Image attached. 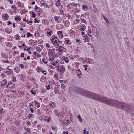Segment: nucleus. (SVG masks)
<instances>
[{
    "label": "nucleus",
    "mask_w": 134,
    "mask_h": 134,
    "mask_svg": "<svg viewBox=\"0 0 134 134\" xmlns=\"http://www.w3.org/2000/svg\"><path fill=\"white\" fill-rule=\"evenodd\" d=\"M41 70V68L40 67L38 66L37 68V72H40V71Z\"/></svg>",
    "instance_id": "obj_28"
},
{
    "label": "nucleus",
    "mask_w": 134,
    "mask_h": 134,
    "mask_svg": "<svg viewBox=\"0 0 134 134\" xmlns=\"http://www.w3.org/2000/svg\"><path fill=\"white\" fill-rule=\"evenodd\" d=\"M78 27L80 30L81 31H83L86 29V27L84 24H82L78 26Z\"/></svg>",
    "instance_id": "obj_5"
},
{
    "label": "nucleus",
    "mask_w": 134,
    "mask_h": 134,
    "mask_svg": "<svg viewBox=\"0 0 134 134\" xmlns=\"http://www.w3.org/2000/svg\"><path fill=\"white\" fill-rule=\"evenodd\" d=\"M31 92L33 94L35 95L36 94V92H34V91L33 90H31Z\"/></svg>",
    "instance_id": "obj_35"
},
{
    "label": "nucleus",
    "mask_w": 134,
    "mask_h": 134,
    "mask_svg": "<svg viewBox=\"0 0 134 134\" xmlns=\"http://www.w3.org/2000/svg\"><path fill=\"white\" fill-rule=\"evenodd\" d=\"M14 37L16 40H19L21 38L20 36L17 34L15 35Z\"/></svg>",
    "instance_id": "obj_13"
},
{
    "label": "nucleus",
    "mask_w": 134,
    "mask_h": 134,
    "mask_svg": "<svg viewBox=\"0 0 134 134\" xmlns=\"http://www.w3.org/2000/svg\"><path fill=\"white\" fill-rule=\"evenodd\" d=\"M36 15L35 13L34 12H32V17H36Z\"/></svg>",
    "instance_id": "obj_39"
},
{
    "label": "nucleus",
    "mask_w": 134,
    "mask_h": 134,
    "mask_svg": "<svg viewBox=\"0 0 134 134\" xmlns=\"http://www.w3.org/2000/svg\"><path fill=\"white\" fill-rule=\"evenodd\" d=\"M9 71H8V73H7V75H10L11 74H13V72L12 70L11 69H9Z\"/></svg>",
    "instance_id": "obj_16"
},
{
    "label": "nucleus",
    "mask_w": 134,
    "mask_h": 134,
    "mask_svg": "<svg viewBox=\"0 0 134 134\" xmlns=\"http://www.w3.org/2000/svg\"><path fill=\"white\" fill-rule=\"evenodd\" d=\"M82 8L84 9L87 10L88 9V7L87 6L83 5L82 6Z\"/></svg>",
    "instance_id": "obj_26"
},
{
    "label": "nucleus",
    "mask_w": 134,
    "mask_h": 134,
    "mask_svg": "<svg viewBox=\"0 0 134 134\" xmlns=\"http://www.w3.org/2000/svg\"><path fill=\"white\" fill-rule=\"evenodd\" d=\"M46 47L48 48H49L50 47V46L49 43H47L46 44Z\"/></svg>",
    "instance_id": "obj_51"
},
{
    "label": "nucleus",
    "mask_w": 134,
    "mask_h": 134,
    "mask_svg": "<svg viewBox=\"0 0 134 134\" xmlns=\"http://www.w3.org/2000/svg\"><path fill=\"white\" fill-rule=\"evenodd\" d=\"M57 69L62 75H63L64 72L65 71V68L63 65L59 66Z\"/></svg>",
    "instance_id": "obj_3"
},
{
    "label": "nucleus",
    "mask_w": 134,
    "mask_h": 134,
    "mask_svg": "<svg viewBox=\"0 0 134 134\" xmlns=\"http://www.w3.org/2000/svg\"><path fill=\"white\" fill-rule=\"evenodd\" d=\"M2 81H5V83H4L3 84L2 82H1V84L0 85L1 86H3L4 85H6V83H7V80H6L5 79L3 80Z\"/></svg>",
    "instance_id": "obj_11"
},
{
    "label": "nucleus",
    "mask_w": 134,
    "mask_h": 134,
    "mask_svg": "<svg viewBox=\"0 0 134 134\" xmlns=\"http://www.w3.org/2000/svg\"><path fill=\"white\" fill-rule=\"evenodd\" d=\"M27 37H29L32 36L33 35L30 33V32H27L26 34Z\"/></svg>",
    "instance_id": "obj_21"
},
{
    "label": "nucleus",
    "mask_w": 134,
    "mask_h": 134,
    "mask_svg": "<svg viewBox=\"0 0 134 134\" xmlns=\"http://www.w3.org/2000/svg\"><path fill=\"white\" fill-rule=\"evenodd\" d=\"M20 18L21 17H15V20L18 21L20 19Z\"/></svg>",
    "instance_id": "obj_42"
},
{
    "label": "nucleus",
    "mask_w": 134,
    "mask_h": 134,
    "mask_svg": "<svg viewBox=\"0 0 134 134\" xmlns=\"http://www.w3.org/2000/svg\"><path fill=\"white\" fill-rule=\"evenodd\" d=\"M62 47V46H60L59 47V52H61L64 49L65 50L64 51V52H66V49L65 48H64V47H63L62 49H61V48Z\"/></svg>",
    "instance_id": "obj_10"
},
{
    "label": "nucleus",
    "mask_w": 134,
    "mask_h": 134,
    "mask_svg": "<svg viewBox=\"0 0 134 134\" xmlns=\"http://www.w3.org/2000/svg\"><path fill=\"white\" fill-rule=\"evenodd\" d=\"M60 0H58L57 1H56L55 4L56 6L58 7L60 6Z\"/></svg>",
    "instance_id": "obj_12"
},
{
    "label": "nucleus",
    "mask_w": 134,
    "mask_h": 134,
    "mask_svg": "<svg viewBox=\"0 0 134 134\" xmlns=\"http://www.w3.org/2000/svg\"><path fill=\"white\" fill-rule=\"evenodd\" d=\"M54 60V59L53 58H49V60L51 62L53 61Z\"/></svg>",
    "instance_id": "obj_52"
},
{
    "label": "nucleus",
    "mask_w": 134,
    "mask_h": 134,
    "mask_svg": "<svg viewBox=\"0 0 134 134\" xmlns=\"http://www.w3.org/2000/svg\"><path fill=\"white\" fill-rule=\"evenodd\" d=\"M54 91L56 94L58 93L59 92V90H58L56 89V88H55L54 89Z\"/></svg>",
    "instance_id": "obj_22"
},
{
    "label": "nucleus",
    "mask_w": 134,
    "mask_h": 134,
    "mask_svg": "<svg viewBox=\"0 0 134 134\" xmlns=\"http://www.w3.org/2000/svg\"><path fill=\"white\" fill-rule=\"evenodd\" d=\"M51 119V118L50 117H49L48 119H45L44 120L45 121H47L48 122H49L50 121V120Z\"/></svg>",
    "instance_id": "obj_36"
},
{
    "label": "nucleus",
    "mask_w": 134,
    "mask_h": 134,
    "mask_svg": "<svg viewBox=\"0 0 134 134\" xmlns=\"http://www.w3.org/2000/svg\"><path fill=\"white\" fill-rule=\"evenodd\" d=\"M49 105L51 108H52L53 109L54 108V107H55L56 103L54 102H52L50 103Z\"/></svg>",
    "instance_id": "obj_8"
},
{
    "label": "nucleus",
    "mask_w": 134,
    "mask_h": 134,
    "mask_svg": "<svg viewBox=\"0 0 134 134\" xmlns=\"http://www.w3.org/2000/svg\"><path fill=\"white\" fill-rule=\"evenodd\" d=\"M23 64H20V66H21V69H23L24 68V67L23 66Z\"/></svg>",
    "instance_id": "obj_56"
},
{
    "label": "nucleus",
    "mask_w": 134,
    "mask_h": 134,
    "mask_svg": "<svg viewBox=\"0 0 134 134\" xmlns=\"http://www.w3.org/2000/svg\"><path fill=\"white\" fill-rule=\"evenodd\" d=\"M2 17H8V15L7 14L3 13L2 14Z\"/></svg>",
    "instance_id": "obj_40"
},
{
    "label": "nucleus",
    "mask_w": 134,
    "mask_h": 134,
    "mask_svg": "<svg viewBox=\"0 0 134 134\" xmlns=\"http://www.w3.org/2000/svg\"><path fill=\"white\" fill-rule=\"evenodd\" d=\"M81 21L85 23H86V21L84 19H81Z\"/></svg>",
    "instance_id": "obj_49"
},
{
    "label": "nucleus",
    "mask_w": 134,
    "mask_h": 134,
    "mask_svg": "<svg viewBox=\"0 0 134 134\" xmlns=\"http://www.w3.org/2000/svg\"><path fill=\"white\" fill-rule=\"evenodd\" d=\"M42 23L44 25H48V22L47 20H43L42 21Z\"/></svg>",
    "instance_id": "obj_18"
},
{
    "label": "nucleus",
    "mask_w": 134,
    "mask_h": 134,
    "mask_svg": "<svg viewBox=\"0 0 134 134\" xmlns=\"http://www.w3.org/2000/svg\"><path fill=\"white\" fill-rule=\"evenodd\" d=\"M1 76L2 77H5V75L4 74H2L1 75Z\"/></svg>",
    "instance_id": "obj_61"
},
{
    "label": "nucleus",
    "mask_w": 134,
    "mask_h": 134,
    "mask_svg": "<svg viewBox=\"0 0 134 134\" xmlns=\"http://www.w3.org/2000/svg\"><path fill=\"white\" fill-rule=\"evenodd\" d=\"M17 4L19 7H20L21 5V3L19 1L17 2Z\"/></svg>",
    "instance_id": "obj_44"
},
{
    "label": "nucleus",
    "mask_w": 134,
    "mask_h": 134,
    "mask_svg": "<svg viewBox=\"0 0 134 134\" xmlns=\"http://www.w3.org/2000/svg\"><path fill=\"white\" fill-rule=\"evenodd\" d=\"M53 51H55V50L53 49H49L48 50V54L49 56L50 57H51L52 56L53 57V55L55 53V52H53Z\"/></svg>",
    "instance_id": "obj_4"
},
{
    "label": "nucleus",
    "mask_w": 134,
    "mask_h": 134,
    "mask_svg": "<svg viewBox=\"0 0 134 134\" xmlns=\"http://www.w3.org/2000/svg\"><path fill=\"white\" fill-rule=\"evenodd\" d=\"M52 43L54 45L56 46V44L58 43V41L57 40H56L54 41H53L52 42Z\"/></svg>",
    "instance_id": "obj_20"
},
{
    "label": "nucleus",
    "mask_w": 134,
    "mask_h": 134,
    "mask_svg": "<svg viewBox=\"0 0 134 134\" xmlns=\"http://www.w3.org/2000/svg\"><path fill=\"white\" fill-rule=\"evenodd\" d=\"M63 21L64 23H67V24H68L69 23L68 21L66 20H63Z\"/></svg>",
    "instance_id": "obj_46"
},
{
    "label": "nucleus",
    "mask_w": 134,
    "mask_h": 134,
    "mask_svg": "<svg viewBox=\"0 0 134 134\" xmlns=\"http://www.w3.org/2000/svg\"><path fill=\"white\" fill-rule=\"evenodd\" d=\"M76 93L101 102L103 97L97 94L78 87L76 88Z\"/></svg>",
    "instance_id": "obj_2"
},
{
    "label": "nucleus",
    "mask_w": 134,
    "mask_h": 134,
    "mask_svg": "<svg viewBox=\"0 0 134 134\" xmlns=\"http://www.w3.org/2000/svg\"><path fill=\"white\" fill-rule=\"evenodd\" d=\"M82 74L81 72H80V73L79 74H78L77 76L78 77H79V78H81V77L80 76V75H82Z\"/></svg>",
    "instance_id": "obj_50"
},
{
    "label": "nucleus",
    "mask_w": 134,
    "mask_h": 134,
    "mask_svg": "<svg viewBox=\"0 0 134 134\" xmlns=\"http://www.w3.org/2000/svg\"><path fill=\"white\" fill-rule=\"evenodd\" d=\"M69 91V92L71 93H75V88H70Z\"/></svg>",
    "instance_id": "obj_9"
},
{
    "label": "nucleus",
    "mask_w": 134,
    "mask_h": 134,
    "mask_svg": "<svg viewBox=\"0 0 134 134\" xmlns=\"http://www.w3.org/2000/svg\"><path fill=\"white\" fill-rule=\"evenodd\" d=\"M7 25H9L10 24H11L12 23H11V21H8V22H7Z\"/></svg>",
    "instance_id": "obj_54"
},
{
    "label": "nucleus",
    "mask_w": 134,
    "mask_h": 134,
    "mask_svg": "<svg viewBox=\"0 0 134 134\" xmlns=\"http://www.w3.org/2000/svg\"><path fill=\"white\" fill-rule=\"evenodd\" d=\"M22 13L23 14H25L27 12V11L26 10L24 9H23L22 10Z\"/></svg>",
    "instance_id": "obj_29"
},
{
    "label": "nucleus",
    "mask_w": 134,
    "mask_h": 134,
    "mask_svg": "<svg viewBox=\"0 0 134 134\" xmlns=\"http://www.w3.org/2000/svg\"><path fill=\"white\" fill-rule=\"evenodd\" d=\"M27 132L28 133H29L31 132L30 129L29 128H27L26 130Z\"/></svg>",
    "instance_id": "obj_34"
},
{
    "label": "nucleus",
    "mask_w": 134,
    "mask_h": 134,
    "mask_svg": "<svg viewBox=\"0 0 134 134\" xmlns=\"http://www.w3.org/2000/svg\"><path fill=\"white\" fill-rule=\"evenodd\" d=\"M63 60L67 63H68L69 62L68 58L65 57H64Z\"/></svg>",
    "instance_id": "obj_19"
},
{
    "label": "nucleus",
    "mask_w": 134,
    "mask_h": 134,
    "mask_svg": "<svg viewBox=\"0 0 134 134\" xmlns=\"http://www.w3.org/2000/svg\"><path fill=\"white\" fill-rule=\"evenodd\" d=\"M52 31H51L50 32H47V34H48L49 35H51V33H52Z\"/></svg>",
    "instance_id": "obj_48"
},
{
    "label": "nucleus",
    "mask_w": 134,
    "mask_h": 134,
    "mask_svg": "<svg viewBox=\"0 0 134 134\" xmlns=\"http://www.w3.org/2000/svg\"><path fill=\"white\" fill-rule=\"evenodd\" d=\"M37 112L38 113V115L40 113V110L39 109H38L37 110Z\"/></svg>",
    "instance_id": "obj_64"
},
{
    "label": "nucleus",
    "mask_w": 134,
    "mask_h": 134,
    "mask_svg": "<svg viewBox=\"0 0 134 134\" xmlns=\"http://www.w3.org/2000/svg\"><path fill=\"white\" fill-rule=\"evenodd\" d=\"M42 73H43L45 75H46V72L45 71H42Z\"/></svg>",
    "instance_id": "obj_62"
},
{
    "label": "nucleus",
    "mask_w": 134,
    "mask_h": 134,
    "mask_svg": "<svg viewBox=\"0 0 134 134\" xmlns=\"http://www.w3.org/2000/svg\"><path fill=\"white\" fill-rule=\"evenodd\" d=\"M42 60L43 62L45 64H47V62L46 61H45L44 58H42Z\"/></svg>",
    "instance_id": "obj_33"
},
{
    "label": "nucleus",
    "mask_w": 134,
    "mask_h": 134,
    "mask_svg": "<svg viewBox=\"0 0 134 134\" xmlns=\"http://www.w3.org/2000/svg\"><path fill=\"white\" fill-rule=\"evenodd\" d=\"M104 20L108 24H109V22L108 21V19L107 18V17H103Z\"/></svg>",
    "instance_id": "obj_23"
},
{
    "label": "nucleus",
    "mask_w": 134,
    "mask_h": 134,
    "mask_svg": "<svg viewBox=\"0 0 134 134\" xmlns=\"http://www.w3.org/2000/svg\"><path fill=\"white\" fill-rule=\"evenodd\" d=\"M57 33L58 34V35L59 36H60L59 35H60L62 34L63 33V32H62V31H58L57 32Z\"/></svg>",
    "instance_id": "obj_24"
},
{
    "label": "nucleus",
    "mask_w": 134,
    "mask_h": 134,
    "mask_svg": "<svg viewBox=\"0 0 134 134\" xmlns=\"http://www.w3.org/2000/svg\"><path fill=\"white\" fill-rule=\"evenodd\" d=\"M61 87L63 89H64L65 88V85L63 84H61Z\"/></svg>",
    "instance_id": "obj_30"
},
{
    "label": "nucleus",
    "mask_w": 134,
    "mask_h": 134,
    "mask_svg": "<svg viewBox=\"0 0 134 134\" xmlns=\"http://www.w3.org/2000/svg\"><path fill=\"white\" fill-rule=\"evenodd\" d=\"M70 31L72 32L71 33L72 34H74L75 32H74L73 30H72V29H71Z\"/></svg>",
    "instance_id": "obj_63"
},
{
    "label": "nucleus",
    "mask_w": 134,
    "mask_h": 134,
    "mask_svg": "<svg viewBox=\"0 0 134 134\" xmlns=\"http://www.w3.org/2000/svg\"><path fill=\"white\" fill-rule=\"evenodd\" d=\"M59 17H54L55 20V21H57L59 19Z\"/></svg>",
    "instance_id": "obj_59"
},
{
    "label": "nucleus",
    "mask_w": 134,
    "mask_h": 134,
    "mask_svg": "<svg viewBox=\"0 0 134 134\" xmlns=\"http://www.w3.org/2000/svg\"><path fill=\"white\" fill-rule=\"evenodd\" d=\"M12 8L13 10H16V7L15 5L12 6Z\"/></svg>",
    "instance_id": "obj_45"
},
{
    "label": "nucleus",
    "mask_w": 134,
    "mask_h": 134,
    "mask_svg": "<svg viewBox=\"0 0 134 134\" xmlns=\"http://www.w3.org/2000/svg\"><path fill=\"white\" fill-rule=\"evenodd\" d=\"M12 81L13 82H16V78L15 76L13 77Z\"/></svg>",
    "instance_id": "obj_31"
},
{
    "label": "nucleus",
    "mask_w": 134,
    "mask_h": 134,
    "mask_svg": "<svg viewBox=\"0 0 134 134\" xmlns=\"http://www.w3.org/2000/svg\"><path fill=\"white\" fill-rule=\"evenodd\" d=\"M60 36H59V37L60 38H63V33L62 34L60 35Z\"/></svg>",
    "instance_id": "obj_60"
},
{
    "label": "nucleus",
    "mask_w": 134,
    "mask_h": 134,
    "mask_svg": "<svg viewBox=\"0 0 134 134\" xmlns=\"http://www.w3.org/2000/svg\"><path fill=\"white\" fill-rule=\"evenodd\" d=\"M34 103L35 104V105H37V107L38 108H39L40 107V103H39L38 102L36 101V100H35L34 101Z\"/></svg>",
    "instance_id": "obj_14"
},
{
    "label": "nucleus",
    "mask_w": 134,
    "mask_h": 134,
    "mask_svg": "<svg viewBox=\"0 0 134 134\" xmlns=\"http://www.w3.org/2000/svg\"><path fill=\"white\" fill-rule=\"evenodd\" d=\"M36 50L38 52H40L41 51L40 48L39 47H36L35 48Z\"/></svg>",
    "instance_id": "obj_17"
},
{
    "label": "nucleus",
    "mask_w": 134,
    "mask_h": 134,
    "mask_svg": "<svg viewBox=\"0 0 134 134\" xmlns=\"http://www.w3.org/2000/svg\"><path fill=\"white\" fill-rule=\"evenodd\" d=\"M30 110L31 113H34V110L32 108H30Z\"/></svg>",
    "instance_id": "obj_47"
},
{
    "label": "nucleus",
    "mask_w": 134,
    "mask_h": 134,
    "mask_svg": "<svg viewBox=\"0 0 134 134\" xmlns=\"http://www.w3.org/2000/svg\"><path fill=\"white\" fill-rule=\"evenodd\" d=\"M20 24L22 27H25V25L24 23H21Z\"/></svg>",
    "instance_id": "obj_38"
},
{
    "label": "nucleus",
    "mask_w": 134,
    "mask_h": 134,
    "mask_svg": "<svg viewBox=\"0 0 134 134\" xmlns=\"http://www.w3.org/2000/svg\"><path fill=\"white\" fill-rule=\"evenodd\" d=\"M69 132L68 131H64L63 132V134H68Z\"/></svg>",
    "instance_id": "obj_43"
},
{
    "label": "nucleus",
    "mask_w": 134,
    "mask_h": 134,
    "mask_svg": "<svg viewBox=\"0 0 134 134\" xmlns=\"http://www.w3.org/2000/svg\"><path fill=\"white\" fill-rule=\"evenodd\" d=\"M54 76L56 78H58V75L57 74H54Z\"/></svg>",
    "instance_id": "obj_53"
},
{
    "label": "nucleus",
    "mask_w": 134,
    "mask_h": 134,
    "mask_svg": "<svg viewBox=\"0 0 134 134\" xmlns=\"http://www.w3.org/2000/svg\"><path fill=\"white\" fill-rule=\"evenodd\" d=\"M34 22L35 23H36L37 22L38 23H39L40 22V20L37 19L36 18H35L34 19Z\"/></svg>",
    "instance_id": "obj_27"
},
{
    "label": "nucleus",
    "mask_w": 134,
    "mask_h": 134,
    "mask_svg": "<svg viewBox=\"0 0 134 134\" xmlns=\"http://www.w3.org/2000/svg\"><path fill=\"white\" fill-rule=\"evenodd\" d=\"M33 115V114H29L28 115V119H29L31 117H32V116Z\"/></svg>",
    "instance_id": "obj_37"
},
{
    "label": "nucleus",
    "mask_w": 134,
    "mask_h": 134,
    "mask_svg": "<svg viewBox=\"0 0 134 134\" xmlns=\"http://www.w3.org/2000/svg\"><path fill=\"white\" fill-rule=\"evenodd\" d=\"M78 119L79 121L80 122H82V119L81 117L79 115H78Z\"/></svg>",
    "instance_id": "obj_25"
},
{
    "label": "nucleus",
    "mask_w": 134,
    "mask_h": 134,
    "mask_svg": "<svg viewBox=\"0 0 134 134\" xmlns=\"http://www.w3.org/2000/svg\"><path fill=\"white\" fill-rule=\"evenodd\" d=\"M84 42H89L90 40V39L89 38V37L87 36V35H86L84 36Z\"/></svg>",
    "instance_id": "obj_6"
},
{
    "label": "nucleus",
    "mask_w": 134,
    "mask_h": 134,
    "mask_svg": "<svg viewBox=\"0 0 134 134\" xmlns=\"http://www.w3.org/2000/svg\"><path fill=\"white\" fill-rule=\"evenodd\" d=\"M19 70V68L17 66L14 69V70L17 73H18L20 71Z\"/></svg>",
    "instance_id": "obj_15"
},
{
    "label": "nucleus",
    "mask_w": 134,
    "mask_h": 134,
    "mask_svg": "<svg viewBox=\"0 0 134 134\" xmlns=\"http://www.w3.org/2000/svg\"><path fill=\"white\" fill-rule=\"evenodd\" d=\"M50 89V86L49 85L47 86V90H48Z\"/></svg>",
    "instance_id": "obj_58"
},
{
    "label": "nucleus",
    "mask_w": 134,
    "mask_h": 134,
    "mask_svg": "<svg viewBox=\"0 0 134 134\" xmlns=\"http://www.w3.org/2000/svg\"><path fill=\"white\" fill-rule=\"evenodd\" d=\"M58 63V61H56L55 62H53L52 63V65L54 66H55L56 65V64H57Z\"/></svg>",
    "instance_id": "obj_41"
},
{
    "label": "nucleus",
    "mask_w": 134,
    "mask_h": 134,
    "mask_svg": "<svg viewBox=\"0 0 134 134\" xmlns=\"http://www.w3.org/2000/svg\"><path fill=\"white\" fill-rule=\"evenodd\" d=\"M4 112V111H3V108H2L0 110V113L2 114Z\"/></svg>",
    "instance_id": "obj_32"
},
{
    "label": "nucleus",
    "mask_w": 134,
    "mask_h": 134,
    "mask_svg": "<svg viewBox=\"0 0 134 134\" xmlns=\"http://www.w3.org/2000/svg\"><path fill=\"white\" fill-rule=\"evenodd\" d=\"M101 102L122 110L129 111L130 112L132 111L130 107L127 104L122 101L120 102L113 99L103 96Z\"/></svg>",
    "instance_id": "obj_1"
},
{
    "label": "nucleus",
    "mask_w": 134,
    "mask_h": 134,
    "mask_svg": "<svg viewBox=\"0 0 134 134\" xmlns=\"http://www.w3.org/2000/svg\"><path fill=\"white\" fill-rule=\"evenodd\" d=\"M5 31L6 32H7V33H8V34H10V32H9V30H8L5 29Z\"/></svg>",
    "instance_id": "obj_57"
},
{
    "label": "nucleus",
    "mask_w": 134,
    "mask_h": 134,
    "mask_svg": "<svg viewBox=\"0 0 134 134\" xmlns=\"http://www.w3.org/2000/svg\"><path fill=\"white\" fill-rule=\"evenodd\" d=\"M92 33V31L91 30H88V34H91Z\"/></svg>",
    "instance_id": "obj_55"
},
{
    "label": "nucleus",
    "mask_w": 134,
    "mask_h": 134,
    "mask_svg": "<svg viewBox=\"0 0 134 134\" xmlns=\"http://www.w3.org/2000/svg\"><path fill=\"white\" fill-rule=\"evenodd\" d=\"M86 63L89 64L94 63L93 60L92 59L88 58L86 60Z\"/></svg>",
    "instance_id": "obj_7"
}]
</instances>
